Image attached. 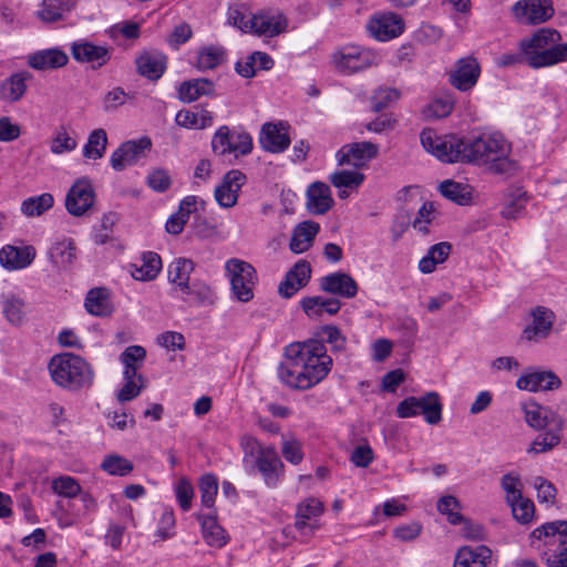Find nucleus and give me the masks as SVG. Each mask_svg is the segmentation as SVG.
I'll list each match as a JSON object with an SVG mask.
<instances>
[{
  "label": "nucleus",
  "instance_id": "nucleus-27",
  "mask_svg": "<svg viewBox=\"0 0 567 567\" xmlns=\"http://www.w3.org/2000/svg\"><path fill=\"white\" fill-rule=\"evenodd\" d=\"M69 61L68 54L58 48L39 50L28 55L27 63L38 71H48L62 68Z\"/></svg>",
  "mask_w": 567,
  "mask_h": 567
},
{
  "label": "nucleus",
  "instance_id": "nucleus-44",
  "mask_svg": "<svg viewBox=\"0 0 567 567\" xmlns=\"http://www.w3.org/2000/svg\"><path fill=\"white\" fill-rule=\"evenodd\" d=\"M74 6L73 0H42L38 17L43 22H55L63 19Z\"/></svg>",
  "mask_w": 567,
  "mask_h": 567
},
{
  "label": "nucleus",
  "instance_id": "nucleus-32",
  "mask_svg": "<svg viewBox=\"0 0 567 567\" xmlns=\"http://www.w3.org/2000/svg\"><path fill=\"white\" fill-rule=\"evenodd\" d=\"M320 230V225L312 220L298 224L291 234L289 248L293 254H302L312 246L316 236Z\"/></svg>",
  "mask_w": 567,
  "mask_h": 567
},
{
  "label": "nucleus",
  "instance_id": "nucleus-5",
  "mask_svg": "<svg viewBox=\"0 0 567 567\" xmlns=\"http://www.w3.org/2000/svg\"><path fill=\"white\" fill-rule=\"evenodd\" d=\"M48 371L55 385L69 391L87 389L94 380L92 365L72 352L54 354L48 363Z\"/></svg>",
  "mask_w": 567,
  "mask_h": 567
},
{
  "label": "nucleus",
  "instance_id": "nucleus-61",
  "mask_svg": "<svg viewBox=\"0 0 567 567\" xmlns=\"http://www.w3.org/2000/svg\"><path fill=\"white\" fill-rule=\"evenodd\" d=\"M281 453L287 462L298 465L303 460L302 444L296 439L284 440Z\"/></svg>",
  "mask_w": 567,
  "mask_h": 567
},
{
  "label": "nucleus",
  "instance_id": "nucleus-12",
  "mask_svg": "<svg viewBox=\"0 0 567 567\" xmlns=\"http://www.w3.org/2000/svg\"><path fill=\"white\" fill-rule=\"evenodd\" d=\"M511 11L515 21L524 25L545 23L555 14L551 0H518Z\"/></svg>",
  "mask_w": 567,
  "mask_h": 567
},
{
  "label": "nucleus",
  "instance_id": "nucleus-4",
  "mask_svg": "<svg viewBox=\"0 0 567 567\" xmlns=\"http://www.w3.org/2000/svg\"><path fill=\"white\" fill-rule=\"evenodd\" d=\"M560 33L550 28L537 30L530 38L522 39L519 50L526 63L534 69L550 66L567 61V43H559Z\"/></svg>",
  "mask_w": 567,
  "mask_h": 567
},
{
  "label": "nucleus",
  "instance_id": "nucleus-38",
  "mask_svg": "<svg viewBox=\"0 0 567 567\" xmlns=\"http://www.w3.org/2000/svg\"><path fill=\"white\" fill-rule=\"evenodd\" d=\"M178 126L187 130H205L214 123V114L206 109L181 110L175 116Z\"/></svg>",
  "mask_w": 567,
  "mask_h": 567
},
{
  "label": "nucleus",
  "instance_id": "nucleus-10",
  "mask_svg": "<svg viewBox=\"0 0 567 567\" xmlns=\"http://www.w3.org/2000/svg\"><path fill=\"white\" fill-rule=\"evenodd\" d=\"M212 148L218 155L245 156L252 151V138L243 130L220 126L212 138Z\"/></svg>",
  "mask_w": 567,
  "mask_h": 567
},
{
  "label": "nucleus",
  "instance_id": "nucleus-53",
  "mask_svg": "<svg viewBox=\"0 0 567 567\" xmlns=\"http://www.w3.org/2000/svg\"><path fill=\"white\" fill-rule=\"evenodd\" d=\"M174 493L176 501L183 512L192 508L195 491L192 482L186 476H182L174 484Z\"/></svg>",
  "mask_w": 567,
  "mask_h": 567
},
{
  "label": "nucleus",
  "instance_id": "nucleus-58",
  "mask_svg": "<svg viewBox=\"0 0 567 567\" xmlns=\"http://www.w3.org/2000/svg\"><path fill=\"white\" fill-rule=\"evenodd\" d=\"M501 486L506 494L507 504L511 502H517L523 496L522 494V481L516 474L508 473L502 477Z\"/></svg>",
  "mask_w": 567,
  "mask_h": 567
},
{
  "label": "nucleus",
  "instance_id": "nucleus-33",
  "mask_svg": "<svg viewBox=\"0 0 567 567\" xmlns=\"http://www.w3.org/2000/svg\"><path fill=\"white\" fill-rule=\"evenodd\" d=\"M560 380L549 371H535L522 375L516 381V386L530 392L547 391L558 388Z\"/></svg>",
  "mask_w": 567,
  "mask_h": 567
},
{
  "label": "nucleus",
  "instance_id": "nucleus-56",
  "mask_svg": "<svg viewBox=\"0 0 567 567\" xmlns=\"http://www.w3.org/2000/svg\"><path fill=\"white\" fill-rule=\"evenodd\" d=\"M454 101L450 96H441L431 101L423 113L427 118H443L451 114Z\"/></svg>",
  "mask_w": 567,
  "mask_h": 567
},
{
  "label": "nucleus",
  "instance_id": "nucleus-45",
  "mask_svg": "<svg viewBox=\"0 0 567 567\" xmlns=\"http://www.w3.org/2000/svg\"><path fill=\"white\" fill-rule=\"evenodd\" d=\"M420 414L429 424H437L442 420L443 404L437 392L431 391L417 398Z\"/></svg>",
  "mask_w": 567,
  "mask_h": 567
},
{
  "label": "nucleus",
  "instance_id": "nucleus-36",
  "mask_svg": "<svg viewBox=\"0 0 567 567\" xmlns=\"http://www.w3.org/2000/svg\"><path fill=\"white\" fill-rule=\"evenodd\" d=\"M215 93V83L208 79L184 81L177 89L178 99L184 103H192L200 96H210Z\"/></svg>",
  "mask_w": 567,
  "mask_h": 567
},
{
  "label": "nucleus",
  "instance_id": "nucleus-7",
  "mask_svg": "<svg viewBox=\"0 0 567 567\" xmlns=\"http://www.w3.org/2000/svg\"><path fill=\"white\" fill-rule=\"evenodd\" d=\"M225 276L235 300L247 303L254 299L258 275L250 262L235 257L228 259L225 262Z\"/></svg>",
  "mask_w": 567,
  "mask_h": 567
},
{
  "label": "nucleus",
  "instance_id": "nucleus-40",
  "mask_svg": "<svg viewBox=\"0 0 567 567\" xmlns=\"http://www.w3.org/2000/svg\"><path fill=\"white\" fill-rule=\"evenodd\" d=\"M522 408L526 423L535 430H542L546 426L554 425L553 417L559 416L557 413L543 408L534 401L525 402Z\"/></svg>",
  "mask_w": 567,
  "mask_h": 567
},
{
  "label": "nucleus",
  "instance_id": "nucleus-22",
  "mask_svg": "<svg viewBox=\"0 0 567 567\" xmlns=\"http://www.w3.org/2000/svg\"><path fill=\"white\" fill-rule=\"evenodd\" d=\"M37 250L31 245H6L0 249V265L9 271L29 267L35 259Z\"/></svg>",
  "mask_w": 567,
  "mask_h": 567
},
{
  "label": "nucleus",
  "instance_id": "nucleus-8",
  "mask_svg": "<svg viewBox=\"0 0 567 567\" xmlns=\"http://www.w3.org/2000/svg\"><path fill=\"white\" fill-rule=\"evenodd\" d=\"M424 150L444 163L465 162L466 143L456 135H439L432 128L421 133Z\"/></svg>",
  "mask_w": 567,
  "mask_h": 567
},
{
  "label": "nucleus",
  "instance_id": "nucleus-57",
  "mask_svg": "<svg viewBox=\"0 0 567 567\" xmlns=\"http://www.w3.org/2000/svg\"><path fill=\"white\" fill-rule=\"evenodd\" d=\"M436 507L441 514L447 516V520L452 525H458L463 522L462 514L454 511L460 507V502L456 497L452 495L443 496L437 501Z\"/></svg>",
  "mask_w": 567,
  "mask_h": 567
},
{
  "label": "nucleus",
  "instance_id": "nucleus-17",
  "mask_svg": "<svg viewBox=\"0 0 567 567\" xmlns=\"http://www.w3.org/2000/svg\"><path fill=\"white\" fill-rule=\"evenodd\" d=\"M250 23V33L265 38H274L284 32L288 27L286 17L272 10H261L251 14Z\"/></svg>",
  "mask_w": 567,
  "mask_h": 567
},
{
  "label": "nucleus",
  "instance_id": "nucleus-9",
  "mask_svg": "<svg viewBox=\"0 0 567 567\" xmlns=\"http://www.w3.org/2000/svg\"><path fill=\"white\" fill-rule=\"evenodd\" d=\"M380 56L370 49L348 44L339 48L332 54L334 69L343 74L363 71L379 63Z\"/></svg>",
  "mask_w": 567,
  "mask_h": 567
},
{
  "label": "nucleus",
  "instance_id": "nucleus-55",
  "mask_svg": "<svg viewBox=\"0 0 567 567\" xmlns=\"http://www.w3.org/2000/svg\"><path fill=\"white\" fill-rule=\"evenodd\" d=\"M78 146V141L66 128L61 127L51 140L50 151L55 155L70 153Z\"/></svg>",
  "mask_w": 567,
  "mask_h": 567
},
{
  "label": "nucleus",
  "instance_id": "nucleus-21",
  "mask_svg": "<svg viewBox=\"0 0 567 567\" xmlns=\"http://www.w3.org/2000/svg\"><path fill=\"white\" fill-rule=\"evenodd\" d=\"M311 277V266L307 260H298L279 284L278 293L282 298H291L307 286Z\"/></svg>",
  "mask_w": 567,
  "mask_h": 567
},
{
  "label": "nucleus",
  "instance_id": "nucleus-14",
  "mask_svg": "<svg viewBox=\"0 0 567 567\" xmlns=\"http://www.w3.org/2000/svg\"><path fill=\"white\" fill-rule=\"evenodd\" d=\"M95 190L87 177L76 179L65 196V208L74 217L84 216L94 205Z\"/></svg>",
  "mask_w": 567,
  "mask_h": 567
},
{
  "label": "nucleus",
  "instance_id": "nucleus-51",
  "mask_svg": "<svg viewBox=\"0 0 567 567\" xmlns=\"http://www.w3.org/2000/svg\"><path fill=\"white\" fill-rule=\"evenodd\" d=\"M2 312L13 326H19L24 318V301L13 295H7L2 300Z\"/></svg>",
  "mask_w": 567,
  "mask_h": 567
},
{
  "label": "nucleus",
  "instance_id": "nucleus-48",
  "mask_svg": "<svg viewBox=\"0 0 567 567\" xmlns=\"http://www.w3.org/2000/svg\"><path fill=\"white\" fill-rule=\"evenodd\" d=\"M107 134L103 128L93 130L83 146L82 154L86 159L97 161L102 158L106 152Z\"/></svg>",
  "mask_w": 567,
  "mask_h": 567
},
{
  "label": "nucleus",
  "instance_id": "nucleus-31",
  "mask_svg": "<svg viewBox=\"0 0 567 567\" xmlns=\"http://www.w3.org/2000/svg\"><path fill=\"white\" fill-rule=\"evenodd\" d=\"M554 313L551 310L538 307L533 311V322L524 329V337L528 341L545 339L551 331Z\"/></svg>",
  "mask_w": 567,
  "mask_h": 567
},
{
  "label": "nucleus",
  "instance_id": "nucleus-42",
  "mask_svg": "<svg viewBox=\"0 0 567 567\" xmlns=\"http://www.w3.org/2000/svg\"><path fill=\"white\" fill-rule=\"evenodd\" d=\"M441 194L458 205H467L473 199V187L452 179L442 182L439 186Z\"/></svg>",
  "mask_w": 567,
  "mask_h": 567
},
{
  "label": "nucleus",
  "instance_id": "nucleus-1",
  "mask_svg": "<svg viewBox=\"0 0 567 567\" xmlns=\"http://www.w3.org/2000/svg\"><path fill=\"white\" fill-rule=\"evenodd\" d=\"M331 368L332 359L323 341L308 340L287 347L277 375L290 389L309 390L324 380Z\"/></svg>",
  "mask_w": 567,
  "mask_h": 567
},
{
  "label": "nucleus",
  "instance_id": "nucleus-47",
  "mask_svg": "<svg viewBox=\"0 0 567 567\" xmlns=\"http://www.w3.org/2000/svg\"><path fill=\"white\" fill-rule=\"evenodd\" d=\"M226 60V51L220 45H206L197 53L196 68L199 71L213 70Z\"/></svg>",
  "mask_w": 567,
  "mask_h": 567
},
{
  "label": "nucleus",
  "instance_id": "nucleus-54",
  "mask_svg": "<svg viewBox=\"0 0 567 567\" xmlns=\"http://www.w3.org/2000/svg\"><path fill=\"white\" fill-rule=\"evenodd\" d=\"M52 491L62 497L74 498L81 493L80 483L72 476L62 475L52 481Z\"/></svg>",
  "mask_w": 567,
  "mask_h": 567
},
{
  "label": "nucleus",
  "instance_id": "nucleus-2",
  "mask_svg": "<svg viewBox=\"0 0 567 567\" xmlns=\"http://www.w3.org/2000/svg\"><path fill=\"white\" fill-rule=\"evenodd\" d=\"M465 162L496 175H514L519 169L518 162L512 157V144L497 132L466 143Z\"/></svg>",
  "mask_w": 567,
  "mask_h": 567
},
{
  "label": "nucleus",
  "instance_id": "nucleus-46",
  "mask_svg": "<svg viewBox=\"0 0 567 567\" xmlns=\"http://www.w3.org/2000/svg\"><path fill=\"white\" fill-rule=\"evenodd\" d=\"M54 205V198L50 193L30 196L21 203V213L28 218L42 216Z\"/></svg>",
  "mask_w": 567,
  "mask_h": 567
},
{
  "label": "nucleus",
  "instance_id": "nucleus-19",
  "mask_svg": "<svg viewBox=\"0 0 567 567\" xmlns=\"http://www.w3.org/2000/svg\"><path fill=\"white\" fill-rule=\"evenodd\" d=\"M403 19L392 12L377 13L368 22V30L379 41H389L404 30Z\"/></svg>",
  "mask_w": 567,
  "mask_h": 567
},
{
  "label": "nucleus",
  "instance_id": "nucleus-60",
  "mask_svg": "<svg viewBox=\"0 0 567 567\" xmlns=\"http://www.w3.org/2000/svg\"><path fill=\"white\" fill-rule=\"evenodd\" d=\"M400 97V92L391 87H381L372 96V109L379 112L394 102Z\"/></svg>",
  "mask_w": 567,
  "mask_h": 567
},
{
  "label": "nucleus",
  "instance_id": "nucleus-24",
  "mask_svg": "<svg viewBox=\"0 0 567 567\" xmlns=\"http://www.w3.org/2000/svg\"><path fill=\"white\" fill-rule=\"evenodd\" d=\"M320 288L324 292L346 299L355 297L359 290L357 281L349 274L341 271L322 277L320 279Z\"/></svg>",
  "mask_w": 567,
  "mask_h": 567
},
{
  "label": "nucleus",
  "instance_id": "nucleus-52",
  "mask_svg": "<svg viewBox=\"0 0 567 567\" xmlns=\"http://www.w3.org/2000/svg\"><path fill=\"white\" fill-rule=\"evenodd\" d=\"M101 468L113 476H126L133 471L134 466L130 460L117 454H112L105 456Z\"/></svg>",
  "mask_w": 567,
  "mask_h": 567
},
{
  "label": "nucleus",
  "instance_id": "nucleus-3",
  "mask_svg": "<svg viewBox=\"0 0 567 567\" xmlns=\"http://www.w3.org/2000/svg\"><path fill=\"white\" fill-rule=\"evenodd\" d=\"M243 449V467L249 475L260 474L266 486L276 488L284 477L285 465L276 449L264 446L251 435L240 439Z\"/></svg>",
  "mask_w": 567,
  "mask_h": 567
},
{
  "label": "nucleus",
  "instance_id": "nucleus-20",
  "mask_svg": "<svg viewBox=\"0 0 567 567\" xmlns=\"http://www.w3.org/2000/svg\"><path fill=\"white\" fill-rule=\"evenodd\" d=\"M246 183V176L238 169H231L224 176L221 183L215 189V199L219 206L231 208L238 202L240 188Z\"/></svg>",
  "mask_w": 567,
  "mask_h": 567
},
{
  "label": "nucleus",
  "instance_id": "nucleus-62",
  "mask_svg": "<svg viewBox=\"0 0 567 567\" xmlns=\"http://www.w3.org/2000/svg\"><path fill=\"white\" fill-rule=\"evenodd\" d=\"M533 485L537 491V498L540 503L554 504L556 488L553 483L542 476H536L533 480Z\"/></svg>",
  "mask_w": 567,
  "mask_h": 567
},
{
  "label": "nucleus",
  "instance_id": "nucleus-28",
  "mask_svg": "<svg viewBox=\"0 0 567 567\" xmlns=\"http://www.w3.org/2000/svg\"><path fill=\"white\" fill-rule=\"evenodd\" d=\"M52 265L59 269L70 268L76 259V247L72 238L61 236L55 238L49 249Z\"/></svg>",
  "mask_w": 567,
  "mask_h": 567
},
{
  "label": "nucleus",
  "instance_id": "nucleus-43",
  "mask_svg": "<svg viewBox=\"0 0 567 567\" xmlns=\"http://www.w3.org/2000/svg\"><path fill=\"white\" fill-rule=\"evenodd\" d=\"M452 246L446 241L430 247L426 255L419 262V270L422 274H432L436 266L443 264L451 254Z\"/></svg>",
  "mask_w": 567,
  "mask_h": 567
},
{
  "label": "nucleus",
  "instance_id": "nucleus-13",
  "mask_svg": "<svg viewBox=\"0 0 567 567\" xmlns=\"http://www.w3.org/2000/svg\"><path fill=\"white\" fill-rule=\"evenodd\" d=\"M151 148L152 141L147 136L126 141L111 154L110 164L114 171L121 172L145 158Z\"/></svg>",
  "mask_w": 567,
  "mask_h": 567
},
{
  "label": "nucleus",
  "instance_id": "nucleus-63",
  "mask_svg": "<svg viewBox=\"0 0 567 567\" xmlns=\"http://www.w3.org/2000/svg\"><path fill=\"white\" fill-rule=\"evenodd\" d=\"M130 95L121 86H115L110 90L103 97V107L105 111H114L120 106H123Z\"/></svg>",
  "mask_w": 567,
  "mask_h": 567
},
{
  "label": "nucleus",
  "instance_id": "nucleus-50",
  "mask_svg": "<svg viewBox=\"0 0 567 567\" xmlns=\"http://www.w3.org/2000/svg\"><path fill=\"white\" fill-rule=\"evenodd\" d=\"M198 488L200 493L202 505L206 508H213L218 494V480L213 473H207L199 478Z\"/></svg>",
  "mask_w": 567,
  "mask_h": 567
},
{
  "label": "nucleus",
  "instance_id": "nucleus-34",
  "mask_svg": "<svg viewBox=\"0 0 567 567\" xmlns=\"http://www.w3.org/2000/svg\"><path fill=\"white\" fill-rule=\"evenodd\" d=\"M554 425L548 426V430L537 435L528 447V453L540 454L551 451L561 441V431L564 427V420L561 416L553 417Z\"/></svg>",
  "mask_w": 567,
  "mask_h": 567
},
{
  "label": "nucleus",
  "instance_id": "nucleus-59",
  "mask_svg": "<svg viewBox=\"0 0 567 567\" xmlns=\"http://www.w3.org/2000/svg\"><path fill=\"white\" fill-rule=\"evenodd\" d=\"M508 505L511 506L513 516L517 522L526 524L532 520L535 507L530 499L522 496L520 499H517V502H511Z\"/></svg>",
  "mask_w": 567,
  "mask_h": 567
},
{
  "label": "nucleus",
  "instance_id": "nucleus-23",
  "mask_svg": "<svg viewBox=\"0 0 567 567\" xmlns=\"http://www.w3.org/2000/svg\"><path fill=\"white\" fill-rule=\"evenodd\" d=\"M71 53L75 61L90 63L93 69L103 66L111 59L107 47L97 45L86 40H80L71 45Z\"/></svg>",
  "mask_w": 567,
  "mask_h": 567
},
{
  "label": "nucleus",
  "instance_id": "nucleus-18",
  "mask_svg": "<svg viewBox=\"0 0 567 567\" xmlns=\"http://www.w3.org/2000/svg\"><path fill=\"white\" fill-rule=\"evenodd\" d=\"M289 128V124L282 121L265 123L259 135L261 147L270 153L285 152L291 143Z\"/></svg>",
  "mask_w": 567,
  "mask_h": 567
},
{
  "label": "nucleus",
  "instance_id": "nucleus-37",
  "mask_svg": "<svg viewBox=\"0 0 567 567\" xmlns=\"http://www.w3.org/2000/svg\"><path fill=\"white\" fill-rule=\"evenodd\" d=\"M329 181L338 189V196L346 199L350 195L349 190L364 182V175L357 169H339L330 174Z\"/></svg>",
  "mask_w": 567,
  "mask_h": 567
},
{
  "label": "nucleus",
  "instance_id": "nucleus-25",
  "mask_svg": "<svg viewBox=\"0 0 567 567\" xmlns=\"http://www.w3.org/2000/svg\"><path fill=\"white\" fill-rule=\"evenodd\" d=\"M194 268V262L187 258H177L168 266V280L174 285L175 289L183 295L189 296L192 290H195L197 286L195 282H189V277Z\"/></svg>",
  "mask_w": 567,
  "mask_h": 567
},
{
  "label": "nucleus",
  "instance_id": "nucleus-41",
  "mask_svg": "<svg viewBox=\"0 0 567 567\" xmlns=\"http://www.w3.org/2000/svg\"><path fill=\"white\" fill-rule=\"evenodd\" d=\"M162 269L161 257L156 252H144L141 265H134L132 276L136 280L150 281L155 279Z\"/></svg>",
  "mask_w": 567,
  "mask_h": 567
},
{
  "label": "nucleus",
  "instance_id": "nucleus-30",
  "mask_svg": "<svg viewBox=\"0 0 567 567\" xmlns=\"http://www.w3.org/2000/svg\"><path fill=\"white\" fill-rule=\"evenodd\" d=\"M197 519L200 523L202 536L208 546L223 548L228 544L230 537L228 533L219 525L216 516L198 514Z\"/></svg>",
  "mask_w": 567,
  "mask_h": 567
},
{
  "label": "nucleus",
  "instance_id": "nucleus-6",
  "mask_svg": "<svg viewBox=\"0 0 567 567\" xmlns=\"http://www.w3.org/2000/svg\"><path fill=\"white\" fill-rule=\"evenodd\" d=\"M530 542L548 567H567V520L540 525L532 532Z\"/></svg>",
  "mask_w": 567,
  "mask_h": 567
},
{
  "label": "nucleus",
  "instance_id": "nucleus-15",
  "mask_svg": "<svg viewBox=\"0 0 567 567\" xmlns=\"http://www.w3.org/2000/svg\"><path fill=\"white\" fill-rule=\"evenodd\" d=\"M379 147L371 142H358L343 145L336 154L339 165H349L357 171L363 168L368 163L377 157Z\"/></svg>",
  "mask_w": 567,
  "mask_h": 567
},
{
  "label": "nucleus",
  "instance_id": "nucleus-39",
  "mask_svg": "<svg viewBox=\"0 0 567 567\" xmlns=\"http://www.w3.org/2000/svg\"><path fill=\"white\" fill-rule=\"evenodd\" d=\"M140 74L150 79H159L166 69V56L157 52H145L136 60Z\"/></svg>",
  "mask_w": 567,
  "mask_h": 567
},
{
  "label": "nucleus",
  "instance_id": "nucleus-29",
  "mask_svg": "<svg viewBox=\"0 0 567 567\" xmlns=\"http://www.w3.org/2000/svg\"><path fill=\"white\" fill-rule=\"evenodd\" d=\"M85 310L95 317H107L114 310L112 293L105 287H95L87 291L84 299Z\"/></svg>",
  "mask_w": 567,
  "mask_h": 567
},
{
  "label": "nucleus",
  "instance_id": "nucleus-64",
  "mask_svg": "<svg viewBox=\"0 0 567 567\" xmlns=\"http://www.w3.org/2000/svg\"><path fill=\"white\" fill-rule=\"evenodd\" d=\"M146 358V351L141 346H130L120 355L123 365L142 367Z\"/></svg>",
  "mask_w": 567,
  "mask_h": 567
},
{
  "label": "nucleus",
  "instance_id": "nucleus-35",
  "mask_svg": "<svg viewBox=\"0 0 567 567\" xmlns=\"http://www.w3.org/2000/svg\"><path fill=\"white\" fill-rule=\"evenodd\" d=\"M491 559L492 550L487 546H464L455 555L454 567H488Z\"/></svg>",
  "mask_w": 567,
  "mask_h": 567
},
{
  "label": "nucleus",
  "instance_id": "nucleus-16",
  "mask_svg": "<svg viewBox=\"0 0 567 567\" xmlns=\"http://www.w3.org/2000/svg\"><path fill=\"white\" fill-rule=\"evenodd\" d=\"M449 76L452 86L458 91H471L481 76V66L477 59L472 55L458 59Z\"/></svg>",
  "mask_w": 567,
  "mask_h": 567
},
{
  "label": "nucleus",
  "instance_id": "nucleus-26",
  "mask_svg": "<svg viewBox=\"0 0 567 567\" xmlns=\"http://www.w3.org/2000/svg\"><path fill=\"white\" fill-rule=\"evenodd\" d=\"M331 189L323 182H315L307 189V208L313 215H323L333 206Z\"/></svg>",
  "mask_w": 567,
  "mask_h": 567
},
{
  "label": "nucleus",
  "instance_id": "nucleus-11",
  "mask_svg": "<svg viewBox=\"0 0 567 567\" xmlns=\"http://www.w3.org/2000/svg\"><path fill=\"white\" fill-rule=\"evenodd\" d=\"M324 513L323 503L313 497H307L298 503L295 515V529L301 537L311 538L316 532L321 529V516Z\"/></svg>",
  "mask_w": 567,
  "mask_h": 567
},
{
  "label": "nucleus",
  "instance_id": "nucleus-49",
  "mask_svg": "<svg viewBox=\"0 0 567 567\" xmlns=\"http://www.w3.org/2000/svg\"><path fill=\"white\" fill-rule=\"evenodd\" d=\"M31 78L32 75L27 71L12 74L2 84L3 96L11 102L19 101L24 95L27 82L31 80Z\"/></svg>",
  "mask_w": 567,
  "mask_h": 567
}]
</instances>
